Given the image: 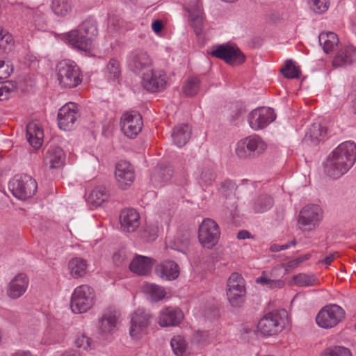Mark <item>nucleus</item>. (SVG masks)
<instances>
[{
  "instance_id": "1",
  "label": "nucleus",
  "mask_w": 356,
  "mask_h": 356,
  "mask_svg": "<svg viewBox=\"0 0 356 356\" xmlns=\"http://www.w3.org/2000/svg\"><path fill=\"white\" fill-rule=\"evenodd\" d=\"M356 161V144L346 141L340 144L327 156L324 163L325 174L338 179L346 174Z\"/></svg>"
},
{
  "instance_id": "2",
  "label": "nucleus",
  "mask_w": 356,
  "mask_h": 356,
  "mask_svg": "<svg viewBox=\"0 0 356 356\" xmlns=\"http://www.w3.org/2000/svg\"><path fill=\"white\" fill-rule=\"evenodd\" d=\"M97 34L96 22L87 19L77 29L65 33L63 38L72 48L81 51L90 52L94 48V41Z\"/></svg>"
},
{
  "instance_id": "3",
  "label": "nucleus",
  "mask_w": 356,
  "mask_h": 356,
  "mask_svg": "<svg viewBox=\"0 0 356 356\" xmlns=\"http://www.w3.org/2000/svg\"><path fill=\"white\" fill-rule=\"evenodd\" d=\"M287 322L285 309L268 312L258 322L257 331L262 336L270 337L282 332Z\"/></svg>"
},
{
  "instance_id": "4",
  "label": "nucleus",
  "mask_w": 356,
  "mask_h": 356,
  "mask_svg": "<svg viewBox=\"0 0 356 356\" xmlns=\"http://www.w3.org/2000/svg\"><path fill=\"white\" fill-rule=\"evenodd\" d=\"M346 316L345 310L337 304H328L320 309L316 316V324L323 329H331L341 323Z\"/></svg>"
},
{
  "instance_id": "5",
  "label": "nucleus",
  "mask_w": 356,
  "mask_h": 356,
  "mask_svg": "<svg viewBox=\"0 0 356 356\" xmlns=\"http://www.w3.org/2000/svg\"><path fill=\"white\" fill-rule=\"evenodd\" d=\"M56 71L59 83L63 88H75L81 82L80 70L72 60L60 61L57 65Z\"/></svg>"
},
{
  "instance_id": "6",
  "label": "nucleus",
  "mask_w": 356,
  "mask_h": 356,
  "mask_svg": "<svg viewBox=\"0 0 356 356\" xmlns=\"http://www.w3.org/2000/svg\"><path fill=\"white\" fill-rule=\"evenodd\" d=\"M266 149V144L261 137L252 135L239 140L236 144L235 153L243 159L259 156Z\"/></svg>"
},
{
  "instance_id": "7",
  "label": "nucleus",
  "mask_w": 356,
  "mask_h": 356,
  "mask_svg": "<svg viewBox=\"0 0 356 356\" xmlns=\"http://www.w3.org/2000/svg\"><path fill=\"white\" fill-rule=\"evenodd\" d=\"M94 302L95 292L92 288L86 284L75 288L71 298V309L74 313L86 312Z\"/></svg>"
},
{
  "instance_id": "8",
  "label": "nucleus",
  "mask_w": 356,
  "mask_h": 356,
  "mask_svg": "<svg viewBox=\"0 0 356 356\" xmlns=\"http://www.w3.org/2000/svg\"><path fill=\"white\" fill-rule=\"evenodd\" d=\"M9 188L15 197L19 200H27L35 195L38 184L30 175H17L10 182Z\"/></svg>"
},
{
  "instance_id": "9",
  "label": "nucleus",
  "mask_w": 356,
  "mask_h": 356,
  "mask_svg": "<svg viewBox=\"0 0 356 356\" xmlns=\"http://www.w3.org/2000/svg\"><path fill=\"white\" fill-rule=\"evenodd\" d=\"M220 236V227L216 221L211 218L203 220L199 226L198 239L204 248H213L218 243Z\"/></svg>"
},
{
  "instance_id": "10",
  "label": "nucleus",
  "mask_w": 356,
  "mask_h": 356,
  "mask_svg": "<svg viewBox=\"0 0 356 356\" xmlns=\"http://www.w3.org/2000/svg\"><path fill=\"white\" fill-rule=\"evenodd\" d=\"M227 296L229 303L233 307L240 306L244 300L245 288L244 280L241 275L232 273L227 281Z\"/></svg>"
},
{
  "instance_id": "11",
  "label": "nucleus",
  "mask_w": 356,
  "mask_h": 356,
  "mask_svg": "<svg viewBox=\"0 0 356 356\" xmlns=\"http://www.w3.org/2000/svg\"><path fill=\"white\" fill-rule=\"evenodd\" d=\"M321 218V208L317 204H309L301 209L298 222L302 230L311 231L318 226Z\"/></svg>"
},
{
  "instance_id": "12",
  "label": "nucleus",
  "mask_w": 356,
  "mask_h": 356,
  "mask_svg": "<svg viewBox=\"0 0 356 356\" xmlns=\"http://www.w3.org/2000/svg\"><path fill=\"white\" fill-rule=\"evenodd\" d=\"M153 60L147 52L136 49L131 51L127 58V65L129 70L136 74L140 75L153 67Z\"/></svg>"
},
{
  "instance_id": "13",
  "label": "nucleus",
  "mask_w": 356,
  "mask_h": 356,
  "mask_svg": "<svg viewBox=\"0 0 356 356\" xmlns=\"http://www.w3.org/2000/svg\"><path fill=\"white\" fill-rule=\"evenodd\" d=\"M151 315L143 308L136 309L131 316L130 336L135 339L141 338L147 334L150 325Z\"/></svg>"
},
{
  "instance_id": "14",
  "label": "nucleus",
  "mask_w": 356,
  "mask_h": 356,
  "mask_svg": "<svg viewBox=\"0 0 356 356\" xmlns=\"http://www.w3.org/2000/svg\"><path fill=\"white\" fill-rule=\"evenodd\" d=\"M80 117L78 106L69 102L63 106L58 112V124L60 129L70 131L72 129Z\"/></svg>"
},
{
  "instance_id": "15",
  "label": "nucleus",
  "mask_w": 356,
  "mask_h": 356,
  "mask_svg": "<svg viewBox=\"0 0 356 356\" xmlns=\"http://www.w3.org/2000/svg\"><path fill=\"white\" fill-rule=\"evenodd\" d=\"M276 118L274 110L269 107H259L248 115L250 127L255 131L262 129L273 122Z\"/></svg>"
},
{
  "instance_id": "16",
  "label": "nucleus",
  "mask_w": 356,
  "mask_h": 356,
  "mask_svg": "<svg viewBox=\"0 0 356 356\" xmlns=\"http://www.w3.org/2000/svg\"><path fill=\"white\" fill-rule=\"evenodd\" d=\"M141 78L143 87L152 92L163 90L167 83L165 72L162 70L154 69L153 67L144 73Z\"/></svg>"
},
{
  "instance_id": "17",
  "label": "nucleus",
  "mask_w": 356,
  "mask_h": 356,
  "mask_svg": "<svg viewBox=\"0 0 356 356\" xmlns=\"http://www.w3.org/2000/svg\"><path fill=\"white\" fill-rule=\"evenodd\" d=\"M211 54L230 65H239L245 60V56L238 48L227 44L213 47Z\"/></svg>"
},
{
  "instance_id": "18",
  "label": "nucleus",
  "mask_w": 356,
  "mask_h": 356,
  "mask_svg": "<svg viewBox=\"0 0 356 356\" xmlns=\"http://www.w3.org/2000/svg\"><path fill=\"white\" fill-rule=\"evenodd\" d=\"M143 126L142 117L136 112H128L121 117V130L129 138H135L141 131Z\"/></svg>"
},
{
  "instance_id": "19",
  "label": "nucleus",
  "mask_w": 356,
  "mask_h": 356,
  "mask_svg": "<svg viewBox=\"0 0 356 356\" xmlns=\"http://www.w3.org/2000/svg\"><path fill=\"white\" fill-rule=\"evenodd\" d=\"M184 9L188 14L191 25L195 34H202L205 19L202 5L199 1H193L185 5Z\"/></svg>"
},
{
  "instance_id": "20",
  "label": "nucleus",
  "mask_w": 356,
  "mask_h": 356,
  "mask_svg": "<svg viewBox=\"0 0 356 356\" xmlns=\"http://www.w3.org/2000/svg\"><path fill=\"white\" fill-rule=\"evenodd\" d=\"M115 177L121 189H127L134 183L135 179L133 166L125 161L118 162L115 165Z\"/></svg>"
},
{
  "instance_id": "21",
  "label": "nucleus",
  "mask_w": 356,
  "mask_h": 356,
  "mask_svg": "<svg viewBox=\"0 0 356 356\" xmlns=\"http://www.w3.org/2000/svg\"><path fill=\"white\" fill-rule=\"evenodd\" d=\"M29 283L28 276L24 273H19L9 282L7 294L12 299H17L22 296L27 290Z\"/></svg>"
},
{
  "instance_id": "22",
  "label": "nucleus",
  "mask_w": 356,
  "mask_h": 356,
  "mask_svg": "<svg viewBox=\"0 0 356 356\" xmlns=\"http://www.w3.org/2000/svg\"><path fill=\"white\" fill-rule=\"evenodd\" d=\"M182 311L177 307H167L163 309L159 316V324L161 327L178 325L183 320Z\"/></svg>"
},
{
  "instance_id": "23",
  "label": "nucleus",
  "mask_w": 356,
  "mask_h": 356,
  "mask_svg": "<svg viewBox=\"0 0 356 356\" xmlns=\"http://www.w3.org/2000/svg\"><path fill=\"white\" fill-rule=\"evenodd\" d=\"M65 154L58 146L51 145L44 155V164L50 169L60 168L63 166Z\"/></svg>"
},
{
  "instance_id": "24",
  "label": "nucleus",
  "mask_w": 356,
  "mask_h": 356,
  "mask_svg": "<svg viewBox=\"0 0 356 356\" xmlns=\"http://www.w3.org/2000/svg\"><path fill=\"white\" fill-rule=\"evenodd\" d=\"M356 60V48L353 45L341 47L332 60L334 67H343Z\"/></svg>"
},
{
  "instance_id": "25",
  "label": "nucleus",
  "mask_w": 356,
  "mask_h": 356,
  "mask_svg": "<svg viewBox=\"0 0 356 356\" xmlns=\"http://www.w3.org/2000/svg\"><path fill=\"white\" fill-rule=\"evenodd\" d=\"M120 222L123 231L133 232L140 225L139 213L134 209H124L120 213Z\"/></svg>"
},
{
  "instance_id": "26",
  "label": "nucleus",
  "mask_w": 356,
  "mask_h": 356,
  "mask_svg": "<svg viewBox=\"0 0 356 356\" xmlns=\"http://www.w3.org/2000/svg\"><path fill=\"white\" fill-rule=\"evenodd\" d=\"M119 318V313L112 309L104 311L99 319L98 329L102 334H110L116 327Z\"/></svg>"
},
{
  "instance_id": "27",
  "label": "nucleus",
  "mask_w": 356,
  "mask_h": 356,
  "mask_svg": "<svg viewBox=\"0 0 356 356\" xmlns=\"http://www.w3.org/2000/svg\"><path fill=\"white\" fill-rule=\"evenodd\" d=\"M216 177L213 165L210 161L199 164L196 172V179L202 188L212 185L216 179Z\"/></svg>"
},
{
  "instance_id": "28",
  "label": "nucleus",
  "mask_w": 356,
  "mask_h": 356,
  "mask_svg": "<svg viewBox=\"0 0 356 356\" xmlns=\"http://www.w3.org/2000/svg\"><path fill=\"white\" fill-rule=\"evenodd\" d=\"M155 272L163 280H174L179 275V267L176 262L166 260L156 266Z\"/></svg>"
},
{
  "instance_id": "29",
  "label": "nucleus",
  "mask_w": 356,
  "mask_h": 356,
  "mask_svg": "<svg viewBox=\"0 0 356 356\" xmlns=\"http://www.w3.org/2000/svg\"><path fill=\"white\" fill-rule=\"evenodd\" d=\"M26 139L35 149L41 147L43 143L44 133L42 128L35 122H29L26 126Z\"/></svg>"
},
{
  "instance_id": "30",
  "label": "nucleus",
  "mask_w": 356,
  "mask_h": 356,
  "mask_svg": "<svg viewBox=\"0 0 356 356\" xmlns=\"http://www.w3.org/2000/svg\"><path fill=\"white\" fill-rule=\"evenodd\" d=\"M153 259L142 255L136 256L129 264V268L133 273L139 275L148 274L153 265Z\"/></svg>"
},
{
  "instance_id": "31",
  "label": "nucleus",
  "mask_w": 356,
  "mask_h": 356,
  "mask_svg": "<svg viewBox=\"0 0 356 356\" xmlns=\"http://www.w3.org/2000/svg\"><path fill=\"white\" fill-rule=\"evenodd\" d=\"M28 21L27 29L31 32L35 30L42 31L46 28V16L39 8L30 10Z\"/></svg>"
},
{
  "instance_id": "32",
  "label": "nucleus",
  "mask_w": 356,
  "mask_h": 356,
  "mask_svg": "<svg viewBox=\"0 0 356 356\" xmlns=\"http://www.w3.org/2000/svg\"><path fill=\"white\" fill-rule=\"evenodd\" d=\"M191 134V127L188 124H181L174 128L172 138L175 144L178 147H181L188 143Z\"/></svg>"
},
{
  "instance_id": "33",
  "label": "nucleus",
  "mask_w": 356,
  "mask_h": 356,
  "mask_svg": "<svg viewBox=\"0 0 356 356\" xmlns=\"http://www.w3.org/2000/svg\"><path fill=\"white\" fill-rule=\"evenodd\" d=\"M274 204V200L268 194H260L252 201L251 208L256 213H262L270 210Z\"/></svg>"
},
{
  "instance_id": "34",
  "label": "nucleus",
  "mask_w": 356,
  "mask_h": 356,
  "mask_svg": "<svg viewBox=\"0 0 356 356\" xmlns=\"http://www.w3.org/2000/svg\"><path fill=\"white\" fill-rule=\"evenodd\" d=\"M320 45L323 51L330 54L334 51L339 44V39L337 35L331 31L322 32L318 36Z\"/></svg>"
},
{
  "instance_id": "35",
  "label": "nucleus",
  "mask_w": 356,
  "mask_h": 356,
  "mask_svg": "<svg viewBox=\"0 0 356 356\" xmlns=\"http://www.w3.org/2000/svg\"><path fill=\"white\" fill-rule=\"evenodd\" d=\"M74 5V0H51V8L56 16L63 17L72 13Z\"/></svg>"
},
{
  "instance_id": "36",
  "label": "nucleus",
  "mask_w": 356,
  "mask_h": 356,
  "mask_svg": "<svg viewBox=\"0 0 356 356\" xmlns=\"http://www.w3.org/2000/svg\"><path fill=\"white\" fill-rule=\"evenodd\" d=\"M87 266V261L80 257L72 258L68 263L70 273L74 278L84 276L86 273Z\"/></svg>"
},
{
  "instance_id": "37",
  "label": "nucleus",
  "mask_w": 356,
  "mask_h": 356,
  "mask_svg": "<svg viewBox=\"0 0 356 356\" xmlns=\"http://www.w3.org/2000/svg\"><path fill=\"white\" fill-rule=\"evenodd\" d=\"M143 293L153 302L161 300L165 296L163 287L152 283H146L143 286Z\"/></svg>"
},
{
  "instance_id": "38",
  "label": "nucleus",
  "mask_w": 356,
  "mask_h": 356,
  "mask_svg": "<svg viewBox=\"0 0 356 356\" xmlns=\"http://www.w3.org/2000/svg\"><path fill=\"white\" fill-rule=\"evenodd\" d=\"M190 243L189 234L188 233L183 234L181 237L177 236L173 239H169L166 241V248L168 249L177 250L186 253Z\"/></svg>"
},
{
  "instance_id": "39",
  "label": "nucleus",
  "mask_w": 356,
  "mask_h": 356,
  "mask_svg": "<svg viewBox=\"0 0 356 356\" xmlns=\"http://www.w3.org/2000/svg\"><path fill=\"white\" fill-rule=\"evenodd\" d=\"M108 197V192L104 186L95 187L87 197V202L95 207L102 205Z\"/></svg>"
},
{
  "instance_id": "40",
  "label": "nucleus",
  "mask_w": 356,
  "mask_h": 356,
  "mask_svg": "<svg viewBox=\"0 0 356 356\" xmlns=\"http://www.w3.org/2000/svg\"><path fill=\"white\" fill-rule=\"evenodd\" d=\"M256 282L270 289H281L284 286L283 280L273 279L271 273L265 271L256 279Z\"/></svg>"
},
{
  "instance_id": "41",
  "label": "nucleus",
  "mask_w": 356,
  "mask_h": 356,
  "mask_svg": "<svg viewBox=\"0 0 356 356\" xmlns=\"http://www.w3.org/2000/svg\"><path fill=\"white\" fill-rule=\"evenodd\" d=\"M293 283L300 287H309L320 284L318 279L314 275L300 273L293 276Z\"/></svg>"
},
{
  "instance_id": "42",
  "label": "nucleus",
  "mask_w": 356,
  "mask_h": 356,
  "mask_svg": "<svg viewBox=\"0 0 356 356\" xmlns=\"http://www.w3.org/2000/svg\"><path fill=\"white\" fill-rule=\"evenodd\" d=\"M326 132V129L320 123H314L308 129L306 138H309L312 142L317 143L325 138Z\"/></svg>"
},
{
  "instance_id": "43",
  "label": "nucleus",
  "mask_w": 356,
  "mask_h": 356,
  "mask_svg": "<svg viewBox=\"0 0 356 356\" xmlns=\"http://www.w3.org/2000/svg\"><path fill=\"white\" fill-rule=\"evenodd\" d=\"M121 74L120 65L118 60L111 58L108 61L104 72L105 77L109 81L119 79Z\"/></svg>"
},
{
  "instance_id": "44",
  "label": "nucleus",
  "mask_w": 356,
  "mask_h": 356,
  "mask_svg": "<svg viewBox=\"0 0 356 356\" xmlns=\"http://www.w3.org/2000/svg\"><path fill=\"white\" fill-rule=\"evenodd\" d=\"M170 346L175 355H186L188 343L182 336L177 335L172 337L170 341Z\"/></svg>"
},
{
  "instance_id": "45",
  "label": "nucleus",
  "mask_w": 356,
  "mask_h": 356,
  "mask_svg": "<svg viewBox=\"0 0 356 356\" xmlns=\"http://www.w3.org/2000/svg\"><path fill=\"white\" fill-rule=\"evenodd\" d=\"M173 174V170L171 166L161 167L156 170V173L153 176V179L158 184L162 186L168 182Z\"/></svg>"
},
{
  "instance_id": "46",
  "label": "nucleus",
  "mask_w": 356,
  "mask_h": 356,
  "mask_svg": "<svg viewBox=\"0 0 356 356\" xmlns=\"http://www.w3.org/2000/svg\"><path fill=\"white\" fill-rule=\"evenodd\" d=\"M200 89V81L197 77L189 78L183 87L184 93L188 97L196 95Z\"/></svg>"
},
{
  "instance_id": "47",
  "label": "nucleus",
  "mask_w": 356,
  "mask_h": 356,
  "mask_svg": "<svg viewBox=\"0 0 356 356\" xmlns=\"http://www.w3.org/2000/svg\"><path fill=\"white\" fill-rule=\"evenodd\" d=\"M321 356H352V353L348 348L339 346L325 349Z\"/></svg>"
},
{
  "instance_id": "48",
  "label": "nucleus",
  "mask_w": 356,
  "mask_h": 356,
  "mask_svg": "<svg viewBox=\"0 0 356 356\" xmlns=\"http://www.w3.org/2000/svg\"><path fill=\"white\" fill-rule=\"evenodd\" d=\"M16 90V86L12 82L0 83V101L8 99L15 94Z\"/></svg>"
},
{
  "instance_id": "49",
  "label": "nucleus",
  "mask_w": 356,
  "mask_h": 356,
  "mask_svg": "<svg viewBox=\"0 0 356 356\" xmlns=\"http://www.w3.org/2000/svg\"><path fill=\"white\" fill-rule=\"evenodd\" d=\"M283 75L287 79H295L299 76V70L291 60H287L284 67L281 70Z\"/></svg>"
},
{
  "instance_id": "50",
  "label": "nucleus",
  "mask_w": 356,
  "mask_h": 356,
  "mask_svg": "<svg viewBox=\"0 0 356 356\" xmlns=\"http://www.w3.org/2000/svg\"><path fill=\"white\" fill-rule=\"evenodd\" d=\"M309 5L314 12L322 14L326 12L330 6L329 0H309Z\"/></svg>"
},
{
  "instance_id": "51",
  "label": "nucleus",
  "mask_w": 356,
  "mask_h": 356,
  "mask_svg": "<svg viewBox=\"0 0 356 356\" xmlns=\"http://www.w3.org/2000/svg\"><path fill=\"white\" fill-rule=\"evenodd\" d=\"M236 188L237 186L235 182L232 180L227 179L221 182L218 190L225 196H229L232 194H235Z\"/></svg>"
},
{
  "instance_id": "52",
  "label": "nucleus",
  "mask_w": 356,
  "mask_h": 356,
  "mask_svg": "<svg viewBox=\"0 0 356 356\" xmlns=\"http://www.w3.org/2000/svg\"><path fill=\"white\" fill-rule=\"evenodd\" d=\"M141 236L147 242L154 241L158 236L156 226H147L143 231Z\"/></svg>"
},
{
  "instance_id": "53",
  "label": "nucleus",
  "mask_w": 356,
  "mask_h": 356,
  "mask_svg": "<svg viewBox=\"0 0 356 356\" xmlns=\"http://www.w3.org/2000/svg\"><path fill=\"white\" fill-rule=\"evenodd\" d=\"M13 68L4 60L0 59V80L8 79L13 73Z\"/></svg>"
},
{
  "instance_id": "54",
  "label": "nucleus",
  "mask_w": 356,
  "mask_h": 356,
  "mask_svg": "<svg viewBox=\"0 0 356 356\" xmlns=\"http://www.w3.org/2000/svg\"><path fill=\"white\" fill-rule=\"evenodd\" d=\"M75 344L79 348L88 350L91 348V339L87 336L81 334L76 337Z\"/></svg>"
},
{
  "instance_id": "55",
  "label": "nucleus",
  "mask_w": 356,
  "mask_h": 356,
  "mask_svg": "<svg viewBox=\"0 0 356 356\" xmlns=\"http://www.w3.org/2000/svg\"><path fill=\"white\" fill-rule=\"evenodd\" d=\"M13 40L12 35L0 26V49H5Z\"/></svg>"
},
{
  "instance_id": "56",
  "label": "nucleus",
  "mask_w": 356,
  "mask_h": 356,
  "mask_svg": "<svg viewBox=\"0 0 356 356\" xmlns=\"http://www.w3.org/2000/svg\"><path fill=\"white\" fill-rule=\"evenodd\" d=\"M297 242L295 239L291 241L289 243H285L284 245H278V244H273L270 245V250L271 252H277L282 250H285L290 247L295 246L296 245Z\"/></svg>"
},
{
  "instance_id": "57",
  "label": "nucleus",
  "mask_w": 356,
  "mask_h": 356,
  "mask_svg": "<svg viewBox=\"0 0 356 356\" xmlns=\"http://www.w3.org/2000/svg\"><path fill=\"white\" fill-rule=\"evenodd\" d=\"M175 183L177 186L184 187L188 184V175L183 173L178 176H176L175 179Z\"/></svg>"
},
{
  "instance_id": "58",
  "label": "nucleus",
  "mask_w": 356,
  "mask_h": 356,
  "mask_svg": "<svg viewBox=\"0 0 356 356\" xmlns=\"http://www.w3.org/2000/svg\"><path fill=\"white\" fill-rule=\"evenodd\" d=\"M208 337V334L206 332L203 331H198L195 334V339L197 342L198 343H202L206 341V339Z\"/></svg>"
},
{
  "instance_id": "59",
  "label": "nucleus",
  "mask_w": 356,
  "mask_h": 356,
  "mask_svg": "<svg viewBox=\"0 0 356 356\" xmlns=\"http://www.w3.org/2000/svg\"><path fill=\"white\" fill-rule=\"evenodd\" d=\"M163 24L159 20H156L153 22V23L152 24V29L153 31L156 33L161 32V30L163 29Z\"/></svg>"
},
{
  "instance_id": "60",
  "label": "nucleus",
  "mask_w": 356,
  "mask_h": 356,
  "mask_svg": "<svg viewBox=\"0 0 356 356\" xmlns=\"http://www.w3.org/2000/svg\"><path fill=\"white\" fill-rule=\"evenodd\" d=\"M114 263L118 265H122L124 262V258L122 257L120 253H115L113 256Z\"/></svg>"
},
{
  "instance_id": "61",
  "label": "nucleus",
  "mask_w": 356,
  "mask_h": 356,
  "mask_svg": "<svg viewBox=\"0 0 356 356\" xmlns=\"http://www.w3.org/2000/svg\"><path fill=\"white\" fill-rule=\"evenodd\" d=\"M337 254V252H334V253L330 254L329 255H327V257H325L323 262L326 266H330L331 264V263L333 261V260L334 259V258L336 257Z\"/></svg>"
},
{
  "instance_id": "62",
  "label": "nucleus",
  "mask_w": 356,
  "mask_h": 356,
  "mask_svg": "<svg viewBox=\"0 0 356 356\" xmlns=\"http://www.w3.org/2000/svg\"><path fill=\"white\" fill-rule=\"evenodd\" d=\"M348 100L353 104L354 108H356V89L353 90L348 95Z\"/></svg>"
},
{
  "instance_id": "63",
  "label": "nucleus",
  "mask_w": 356,
  "mask_h": 356,
  "mask_svg": "<svg viewBox=\"0 0 356 356\" xmlns=\"http://www.w3.org/2000/svg\"><path fill=\"white\" fill-rule=\"evenodd\" d=\"M250 233L246 230L240 231L237 234V238L238 239H246L250 238Z\"/></svg>"
},
{
  "instance_id": "64",
  "label": "nucleus",
  "mask_w": 356,
  "mask_h": 356,
  "mask_svg": "<svg viewBox=\"0 0 356 356\" xmlns=\"http://www.w3.org/2000/svg\"><path fill=\"white\" fill-rule=\"evenodd\" d=\"M11 356H33V355L28 350H17L15 353H14Z\"/></svg>"
}]
</instances>
